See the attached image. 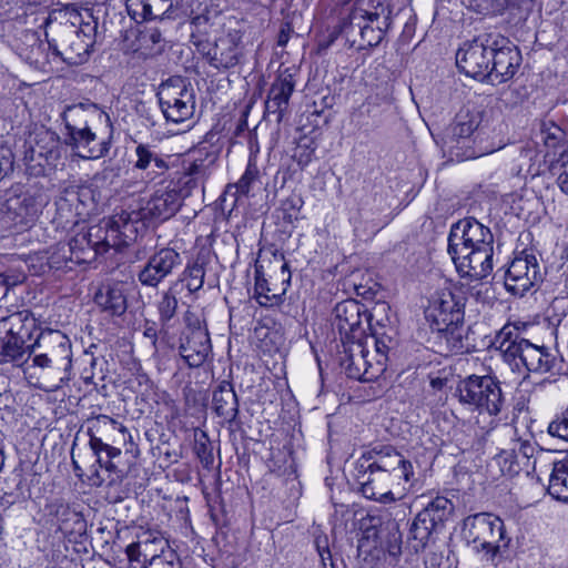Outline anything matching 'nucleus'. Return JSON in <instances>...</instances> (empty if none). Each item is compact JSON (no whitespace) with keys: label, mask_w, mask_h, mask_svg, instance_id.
<instances>
[{"label":"nucleus","mask_w":568,"mask_h":568,"mask_svg":"<svg viewBox=\"0 0 568 568\" xmlns=\"http://www.w3.org/2000/svg\"><path fill=\"white\" fill-rule=\"evenodd\" d=\"M140 40L145 45H158L162 42L163 38L159 29L150 28L142 32Z\"/></svg>","instance_id":"57"},{"label":"nucleus","mask_w":568,"mask_h":568,"mask_svg":"<svg viewBox=\"0 0 568 568\" xmlns=\"http://www.w3.org/2000/svg\"><path fill=\"white\" fill-rule=\"evenodd\" d=\"M285 293V288L281 293H275L268 286L267 280L256 275L255 281V298L257 303L263 307H271L278 305L282 302V297Z\"/></svg>","instance_id":"44"},{"label":"nucleus","mask_w":568,"mask_h":568,"mask_svg":"<svg viewBox=\"0 0 568 568\" xmlns=\"http://www.w3.org/2000/svg\"><path fill=\"white\" fill-rule=\"evenodd\" d=\"M317 551L321 558L322 568H333L334 562L332 560V554L327 548V539L316 541Z\"/></svg>","instance_id":"55"},{"label":"nucleus","mask_w":568,"mask_h":568,"mask_svg":"<svg viewBox=\"0 0 568 568\" xmlns=\"http://www.w3.org/2000/svg\"><path fill=\"white\" fill-rule=\"evenodd\" d=\"M494 463L499 467L500 471L505 476L513 477L524 471L523 466L519 463V459L516 457V453L511 449L501 450L495 458Z\"/></svg>","instance_id":"46"},{"label":"nucleus","mask_w":568,"mask_h":568,"mask_svg":"<svg viewBox=\"0 0 568 568\" xmlns=\"http://www.w3.org/2000/svg\"><path fill=\"white\" fill-rule=\"evenodd\" d=\"M446 384V378H442V377H432L430 378V386L434 388V389H442Z\"/></svg>","instance_id":"62"},{"label":"nucleus","mask_w":568,"mask_h":568,"mask_svg":"<svg viewBox=\"0 0 568 568\" xmlns=\"http://www.w3.org/2000/svg\"><path fill=\"white\" fill-rule=\"evenodd\" d=\"M106 454L108 460L111 462V459L119 457L121 455V449L119 447H115L111 444L106 447V450L104 452Z\"/></svg>","instance_id":"60"},{"label":"nucleus","mask_w":568,"mask_h":568,"mask_svg":"<svg viewBox=\"0 0 568 568\" xmlns=\"http://www.w3.org/2000/svg\"><path fill=\"white\" fill-rule=\"evenodd\" d=\"M558 185L564 193L568 194V174L564 173L558 176Z\"/></svg>","instance_id":"61"},{"label":"nucleus","mask_w":568,"mask_h":568,"mask_svg":"<svg viewBox=\"0 0 568 568\" xmlns=\"http://www.w3.org/2000/svg\"><path fill=\"white\" fill-rule=\"evenodd\" d=\"M393 529L395 530L393 534L394 541L390 542L388 552L393 556H396L400 552V534L398 532L396 523L393 524Z\"/></svg>","instance_id":"59"},{"label":"nucleus","mask_w":568,"mask_h":568,"mask_svg":"<svg viewBox=\"0 0 568 568\" xmlns=\"http://www.w3.org/2000/svg\"><path fill=\"white\" fill-rule=\"evenodd\" d=\"M203 180L195 179V176L189 175L186 172H184L183 178L181 179V183H183V189L179 192L182 197L189 196L191 194V191L199 186V184Z\"/></svg>","instance_id":"56"},{"label":"nucleus","mask_w":568,"mask_h":568,"mask_svg":"<svg viewBox=\"0 0 568 568\" xmlns=\"http://www.w3.org/2000/svg\"><path fill=\"white\" fill-rule=\"evenodd\" d=\"M172 8V0H142V12L144 19L169 18V12Z\"/></svg>","instance_id":"48"},{"label":"nucleus","mask_w":568,"mask_h":568,"mask_svg":"<svg viewBox=\"0 0 568 568\" xmlns=\"http://www.w3.org/2000/svg\"><path fill=\"white\" fill-rule=\"evenodd\" d=\"M547 432L552 437L568 442V406L549 423Z\"/></svg>","instance_id":"49"},{"label":"nucleus","mask_w":568,"mask_h":568,"mask_svg":"<svg viewBox=\"0 0 568 568\" xmlns=\"http://www.w3.org/2000/svg\"><path fill=\"white\" fill-rule=\"evenodd\" d=\"M166 550L172 549L165 538L152 532H145L136 542L126 547V555L131 562L142 561L145 566L151 560L161 558Z\"/></svg>","instance_id":"30"},{"label":"nucleus","mask_w":568,"mask_h":568,"mask_svg":"<svg viewBox=\"0 0 568 568\" xmlns=\"http://www.w3.org/2000/svg\"><path fill=\"white\" fill-rule=\"evenodd\" d=\"M390 17L389 0H353V6L342 22L341 33L349 47L356 50L376 47L390 26Z\"/></svg>","instance_id":"6"},{"label":"nucleus","mask_w":568,"mask_h":568,"mask_svg":"<svg viewBox=\"0 0 568 568\" xmlns=\"http://www.w3.org/2000/svg\"><path fill=\"white\" fill-rule=\"evenodd\" d=\"M51 515L55 518L58 530L65 537L82 536L87 530V521L83 516L71 509L68 505L55 503L51 506Z\"/></svg>","instance_id":"33"},{"label":"nucleus","mask_w":568,"mask_h":568,"mask_svg":"<svg viewBox=\"0 0 568 568\" xmlns=\"http://www.w3.org/2000/svg\"><path fill=\"white\" fill-rule=\"evenodd\" d=\"M59 215L68 222L71 217H83L93 205V191L87 185H69L63 189L57 202Z\"/></svg>","instance_id":"26"},{"label":"nucleus","mask_w":568,"mask_h":568,"mask_svg":"<svg viewBox=\"0 0 568 568\" xmlns=\"http://www.w3.org/2000/svg\"><path fill=\"white\" fill-rule=\"evenodd\" d=\"M45 200L40 194H22L6 202L7 217L16 227H29L39 217Z\"/></svg>","instance_id":"25"},{"label":"nucleus","mask_w":568,"mask_h":568,"mask_svg":"<svg viewBox=\"0 0 568 568\" xmlns=\"http://www.w3.org/2000/svg\"><path fill=\"white\" fill-rule=\"evenodd\" d=\"M242 51V34L232 30L216 39L214 48L207 53L209 62L214 68L229 69L239 63Z\"/></svg>","instance_id":"27"},{"label":"nucleus","mask_w":568,"mask_h":568,"mask_svg":"<svg viewBox=\"0 0 568 568\" xmlns=\"http://www.w3.org/2000/svg\"><path fill=\"white\" fill-rule=\"evenodd\" d=\"M268 467L272 471H277V473H281V466L277 465V462H276V456L273 455L272 458L270 459V464H268Z\"/></svg>","instance_id":"63"},{"label":"nucleus","mask_w":568,"mask_h":568,"mask_svg":"<svg viewBox=\"0 0 568 568\" xmlns=\"http://www.w3.org/2000/svg\"><path fill=\"white\" fill-rule=\"evenodd\" d=\"M28 346L22 336L3 337L0 339V364L21 365L26 362Z\"/></svg>","instance_id":"39"},{"label":"nucleus","mask_w":568,"mask_h":568,"mask_svg":"<svg viewBox=\"0 0 568 568\" xmlns=\"http://www.w3.org/2000/svg\"><path fill=\"white\" fill-rule=\"evenodd\" d=\"M369 315L364 305L355 300H345L334 307L333 325L337 328L341 339L365 338Z\"/></svg>","instance_id":"19"},{"label":"nucleus","mask_w":568,"mask_h":568,"mask_svg":"<svg viewBox=\"0 0 568 568\" xmlns=\"http://www.w3.org/2000/svg\"><path fill=\"white\" fill-rule=\"evenodd\" d=\"M205 270L204 264L196 260L192 265H189L180 278L185 283L190 293H195L202 288L204 284Z\"/></svg>","instance_id":"45"},{"label":"nucleus","mask_w":568,"mask_h":568,"mask_svg":"<svg viewBox=\"0 0 568 568\" xmlns=\"http://www.w3.org/2000/svg\"><path fill=\"white\" fill-rule=\"evenodd\" d=\"M494 236L490 230L474 217L453 224L447 252L457 272L471 280H481L493 271Z\"/></svg>","instance_id":"3"},{"label":"nucleus","mask_w":568,"mask_h":568,"mask_svg":"<svg viewBox=\"0 0 568 568\" xmlns=\"http://www.w3.org/2000/svg\"><path fill=\"white\" fill-rule=\"evenodd\" d=\"M32 365L39 368H51L54 367V362L47 356L42 351H37L32 353Z\"/></svg>","instance_id":"58"},{"label":"nucleus","mask_w":568,"mask_h":568,"mask_svg":"<svg viewBox=\"0 0 568 568\" xmlns=\"http://www.w3.org/2000/svg\"><path fill=\"white\" fill-rule=\"evenodd\" d=\"M27 38L32 41V44H30V50L26 53V60L38 70L51 72L53 70L52 62L60 59V57L52 54L53 47L41 42L36 33H31ZM50 38H47V42H49Z\"/></svg>","instance_id":"37"},{"label":"nucleus","mask_w":568,"mask_h":568,"mask_svg":"<svg viewBox=\"0 0 568 568\" xmlns=\"http://www.w3.org/2000/svg\"><path fill=\"white\" fill-rule=\"evenodd\" d=\"M453 510L454 505L448 498L437 496L416 515L409 529L410 538L417 542L416 550L426 547L432 534L443 527Z\"/></svg>","instance_id":"15"},{"label":"nucleus","mask_w":568,"mask_h":568,"mask_svg":"<svg viewBox=\"0 0 568 568\" xmlns=\"http://www.w3.org/2000/svg\"><path fill=\"white\" fill-rule=\"evenodd\" d=\"M520 62L519 50L499 33L498 45L494 47L486 80L491 83H504L510 80L516 74Z\"/></svg>","instance_id":"20"},{"label":"nucleus","mask_w":568,"mask_h":568,"mask_svg":"<svg viewBox=\"0 0 568 568\" xmlns=\"http://www.w3.org/2000/svg\"><path fill=\"white\" fill-rule=\"evenodd\" d=\"M144 335L153 341L156 338V331L153 327H148L144 331Z\"/></svg>","instance_id":"64"},{"label":"nucleus","mask_w":568,"mask_h":568,"mask_svg":"<svg viewBox=\"0 0 568 568\" xmlns=\"http://www.w3.org/2000/svg\"><path fill=\"white\" fill-rule=\"evenodd\" d=\"M13 170V153L9 148L0 146V181Z\"/></svg>","instance_id":"54"},{"label":"nucleus","mask_w":568,"mask_h":568,"mask_svg":"<svg viewBox=\"0 0 568 568\" xmlns=\"http://www.w3.org/2000/svg\"><path fill=\"white\" fill-rule=\"evenodd\" d=\"M161 110L168 121L181 123L192 118L195 110L193 88L182 78H172L160 85Z\"/></svg>","instance_id":"13"},{"label":"nucleus","mask_w":568,"mask_h":568,"mask_svg":"<svg viewBox=\"0 0 568 568\" xmlns=\"http://www.w3.org/2000/svg\"><path fill=\"white\" fill-rule=\"evenodd\" d=\"M480 121L481 116L478 111L460 110L448 128L445 144L453 149L455 144L466 143L479 128Z\"/></svg>","instance_id":"31"},{"label":"nucleus","mask_w":568,"mask_h":568,"mask_svg":"<svg viewBox=\"0 0 568 568\" xmlns=\"http://www.w3.org/2000/svg\"><path fill=\"white\" fill-rule=\"evenodd\" d=\"M213 409L225 422L232 423L239 413V400L231 383L223 382L213 392Z\"/></svg>","instance_id":"36"},{"label":"nucleus","mask_w":568,"mask_h":568,"mask_svg":"<svg viewBox=\"0 0 568 568\" xmlns=\"http://www.w3.org/2000/svg\"><path fill=\"white\" fill-rule=\"evenodd\" d=\"M45 38L53 47L52 54L70 64L79 65L88 61L97 39L98 22L90 17L83 21L73 8L54 10L45 18Z\"/></svg>","instance_id":"4"},{"label":"nucleus","mask_w":568,"mask_h":568,"mask_svg":"<svg viewBox=\"0 0 568 568\" xmlns=\"http://www.w3.org/2000/svg\"><path fill=\"white\" fill-rule=\"evenodd\" d=\"M215 161V153L205 150H197L193 153L191 161L184 162V172L189 175L195 176V179L204 180L210 174V170Z\"/></svg>","instance_id":"41"},{"label":"nucleus","mask_w":568,"mask_h":568,"mask_svg":"<svg viewBox=\"0 0 568 568\" xmlns=\"http://www.w3.org/2000/svg\"><path fill=\"white\" fill-rule=\"evenodd\" d=\"M42 351L54 362V367L67 369L71 366L72 351L69 337L60 331L48 329L40 333L33 344L28 345V357Z\"/></svg>","instance_id":"21"},{"label":"nucleus","mask_w":568,"mask_h":568,"mask_svg":"<svg viewBox=\"0 0 568 568\" xmlns=\"http://www.w3.org/2000/svg\"><path fill=\"white\" fill-rule=\"evenodd\" d=\"M181 264L182 258L175 250L162 248L149 258L139 272L138 278L144 286L156 287Z\"/></svg>","instance_id":"23"},{"label":"nucleus","mask_w":568,"mask_h":568,"mask_svg":"<svg viewBox=\"0 0 568 568\" xmlns=\"http://www.w3.org/2000/svg\"><path fill=\"white\" fill-rule=\"evenodd\" d=\"M413 477L410 460L392 446H376L356 462V479L368 499L394 501L395 493L404 494Z\"/></svg>","instance_id":"2"},{"label":"nucleus","mask_w":568,"mask_h":568,"mask_svg":"<svg viewBox=\"0 0 568 568\" xmlns=\"http://www.w3.org/2000/svg\"><path fill=\"white\" fill-rule=\"evenodd\" d=\"M176 286L178 283L169 287L168 291L163 292L156 303L159 321L164 327L172 326V322L175 318L179 308Z\"/></svg>","instance_id":"40"},{"label":"nucleus","mask_w":568,"mask_h":568,"mask_svg":"<svg viewBox=\"0 0 568 568\" xmlns=\"http://www.w3.org/2000/svg\"><path fill=\"white\" fill-rule=\"evenodd\" d=\"M133 222H136L132 213L122 212L120 215L102 220L99 224L89 227V235L94 240L100 253L109 248L120 250L133 241Z\"/></svg>","instance_id":"16"},{"label":"nucleus","mask_w":568,"mask_h":568,"mask_svg":"<svg viewBox=\"0 0 568 568\" xmlns=\"http://www.w3.org/2000/svg\"><path fill=\"white\" fill-rule=\"evenodd\" d=\"M459 403L478 415L499 418L506 407L500 383L489 375H469L456 387Z\"/></svg>","instance_id":"7"},{"label":"nucleus","mask_w":568,"mask_h":568,"mask_svg":"<svg viewBox=\"0 0 568 568\" xmlns=\"http://www.w3.org/2000/svg\"><path fill=\"white\" fill-rule=\"evenodd\" d=\"M134 153L136 159L133 162L132 170L141 172L140 181L138 182L141 189L169 170L166 160L149 144H138Z\"/></svg>","instance_id":"28"},{"label":"nucleus","mask_w":568,"mask_h":568,"mask_svg":"<svg viewBox=\"0 0 568 568\" xmlns=\"http://www.w3.org/2000/svg\"><path fill=\"white\" fill-rule=\"evenodd\" d=\"M181 206V195L175 189H159L138 212H132L136 221L168 220Z\"/></svg>","instance_id":"24"},{"label":"nucleus","mask_w":568,"mask_h":568,"mask_svg":"<svg viewBox=\"0 0 568 568\" xmlns=\"http://www.w3.org/2000/svg\"><path fill=\"white\" fill-rule=\"evenodd\" d=\"M93 240L94 239L89 235V227L87 230L82 229L69 241L68 245H63L61 250L64 252L65 247H68L70 253L68 260L71 262L78 264L90 263L101 254Z\"/></svg>","instance_id":"35"},{"label":"nucleus","mask_w":568,"mask_h":568,"mask_svg":"<svg viewBox=\"0 0 568 568\" xmlns=\"http://www.w3.org/2000/svg\"><path fill=\"white\" fill-rule=\"evenodd\" d=\"M514 446L511 448L513 452L516 453L517 459L519 457H523L525 459V465H521L524 468V473L527 475L531 471L536 470V459H532L536 455V453H539L538 448L536 447V444L529 439V438H514Z\"/></svg>","instance_id":"43"},{"label":"nucleus","mask_w":568,"mask_h":568,"mask_svg":"<svg viewBox=\"0 0 568 568\" xmlns=\"http://www.w3.org/2000/svg\"><path fill=\"white\" fill-rule=\"evenodd\" d=\"M548 493L556 499L568 503V456L554 463Z\"/></svg>","instance_id":"38"},{"label":"nucleus","mask_w":568,"mask_h":568,"mask_svg":"<svg viewBox=\"0 0 568 568\" xmlns=\"http://www.w3.org/2000/svg\"><path fill=\"white\" fill-rule=\"evenodd\" d=\"M88 115V111L82 105L69 106L64 111L65 143L75 155L84 160L101 159L110 151L111 138L99 136L90 124Z\"/></svg>","instance_id":"8"},{"label":"nucleus","mask_w":568,"mask_h":568,"mask_svg":"<svg viewBox=\"0 0 568 568\" xmlns=\"http://www.w3.org/2000/svg\"><path fill=\"white\" fill-rule=\"evenodd\" d=\"M23 153L28 169L36 175L44 174L54 169L61 158L60 139L52 131L40 128L29 134Z\"/></svg>","instance_id":"12"},{"label":"nucleus","mask_w":568,"mask_h":568,"mask_svg":"<svg viewBox=\"0 0 568 568\" xmlns=\"http://www.w3.org/2000/svg\"><path fill=\"white\" fill-rule=\"evenodd\" d=\"M95 303L113 316H121L128 308L125 285L115 282L102 286L94 296Z\"/></svg>","instance_id":"34"},{"label":"nucleus","mask_w":568,"mask_h":568,"mask_svg":"<svg viewBox=\"0 0 568 568\" xmlns=\"http://www.w3.org/2000/svg\"><path fill=\"white\" fill-rule=\"evenodd\" d=\"M465 296L460 290H442L437 292L425 310V318L430 327L443 332L455 341L454 348L462 351V331L459 325L464 322Z\"/></svg>","instance_id":"9"},{"label":"nucleus","mask_w":568,"mask_h":568,"mask_svg":"<svg viewBox=\"0 0 568 568\" xmlns=\"http://www.w3.org/2000/svg\"><path fill=\"white\" fill-rule=\"evenodd\" d=\"M185 322L189 332L180 345V354L190 367H200L212 352L211 339L207 329L193 313H185Z\"/></svg>","instance_id":"18"},{"label":"nucleus","mask_w":568,"mask_h":568,"mask_svg":"<svg viewBox=\"0 0 568 568\" xmlns=\"http://www.w3.org/2000/svg\"><path fill=\"white\" fill-rule=\"evenodd\" d=\"M540 135L544 144L556 154L558 151H565L567 148V134L555 122H542Z\"/></svg>","instance_id":"42"},{"label":"nucleus","mask_w":568,"mask_h":568,"mask_svg":"<svg viewBox=\"0 0 568 568\" xmlns=\"http://www.w3.org/2000/svg\"><path fill=\"white\" fill-rule=\"evenodd\" d=\"M504 521L491 514L480 513L464 520L465 540L475 551H484L487 560L494 559L500 548L507 546V542H504Z\"/></svg>","instance_id":"10"},{"label":"nucleus","mask_w":568,"mask_h":568,"mask_svg":"<svg viewBox=\"0 0 568 568\" xmlns=\"http://www.w3.org/2000/svg\"><path fill=\"white\" fill-rule=\"evenodd\" d=\"M194 452L205 468H210L213 465V449L205 433H202L200 437L195 439Z\"/></svg>","instance_id":"50"},{"label":"nucleus","mask_w":568,"mask_h":568,"mask_svg":"<svg viewBox=\"0 0 568 568\" xmlns=\"http://www.w3.org/2000/svg\"><path fill=\"white\" fill-rule=\"evenodd\" d=\"M344 355L341 364L345 368L348 377L354 379L371 381L369 374L376 369L373 361L368 359V338L343 339Z\"/></svg>","instance_id":"22"},{"label":"nucleus","mask_w":568,"mask_h":568,"mask_svg":"<svg viewBox=\"0 0 568 568\" xmlns=\"http://www.w3.org/2000/svg\"><path fill=\"white\" fill-rule=\"evenodd\" d=\"M0 325L6 331L4 337L21 336L20 328L22 327V315L20 313H14L8 317H4L0 321Z\"/></svg>","instance_id":"53"},{"label":"nucleus","mask_w":568,"mask_h":568,"mask_svg":"<svg viewBox=\"0 0 568 568\" xmlns=\"http://www.w3.org/2000/svg\"><path fill=\"white\" fill-rule=\"evenodd\" d=\"M260 172L255 163L248 162L246 170L237 183L233 185L236 193L247 195L252 184L258 179Z\"/></svg>","instance_id":"51"},{"label":"nucleus","mask_w":568,"mask_h":568,"mask_svg":"<svg viewBox=\"0 0 568 568\" xmlns=\"http://www.w3.org/2000/svg\"><path fill=\"white\" fill-rule=\"evenodd\" d=\"M498 32H486L466 41L456 53L457 68L467 77L486 80L494 47L498 45Z\"/></svg>","instance_id":"11"},{"label":"nucleus","mask_w":568,"mask_h":568,"mask_svg":"<svg viewBox=\"0 0 568 568\" xmlns=\"http://www.w3.org/2000/svg\"><path fill=\"white\" fill-rule=\"evenodd\" d=\"M294 88L293 74L285 70L278 74L268 90L265 109L268 113L276 114L277 122L284 118Z\"/></svg>","instance_id":"29"},{"label":"nucleus","mask_w":568,"mask_h":568,"mask_svg":"<svg viewBox=\"0 0 568 568\" xmlns=\"http://www.w3.org/2000/svg\"><path fill=\"white\" fill-rule=\"evenodd\" d=\"M413 477L410 460L392 446H376L356 462V479L368 499L394 501L395 493L404 494Z\"/></svg>","instance_id":"1"},{"label":"nucleus","mask_w":568,"mask_h":568,"mask_svg":"<svg viewBox=\"0 0 568 568\" xmlns=\"http://www.w3.org/2000/svg\"><path fill=\"white\" fill-rule=\"evenodd\" d=\"M144 568H182V564L174 550H166L161 558L151 560Z\"/></svg>","instance_id":"52"},{"label":"nucleus","mask_w":568,"mask_h":568,"mask_svg":"<svg viewBox=\"0 0 568 568\" xmlns=\"http://www.w3.org/2000/svg\"><path fill=\"white\" fill-rule=\"evenodd\" d=\"M367 338H368V344L369 343L374 344L375 353H376L375 358H374V364H375L376 369H374V372L372 374H369L368 378H376L385 371L387 355L390 349V346L386 343L384 337L375 338L373 336L367 335Z\"/></svg>","instance_id":"47"},{"label":"nucleus","mask_w":568,"mask_h":568,"mask_svg":"<svg viewBox=\"0 0 568 568\" xmlns=\"http://www.w3.org/2000/svg\"><path fill=\"white\" fill-rule=\"evenodd\" d=\"M88 435L90 448L97 456L100 467H104L108 471H115L116 466L101 457V453L105 452L109 446L104 439L114 444H124L128 438H132L128 428L106 415H98L89 419Z\"/></svg>","instance_id":"14"},{"label":"nucleus","mask_w":568,"mask_h":568,"mask_svg":"<svg viewBox=\"0 0 568 568\" xmlns=\"http://www.w3.org/2000/svg\"><path fill=\"white\" fill-rule=\"evenodd\" d=\"M532 0H465L466 7L485 17H496L510 12H527Z\"/></svg>","instance_id":"32"},{"label":"nucleus","mask_w":568,"mask_h":568,"mask_svg":"<svg viewBox=\"0 0 568 568\" xmlns=\"http://www.w3.org/2000/svg\"><path fill=\"white\" fill-rule=\"evenodd\" d=\"M541 281V267L536 254L524 250L510 262L505 275V287L513 295L521 297Z\"/></svg>","instance_id":"17"},{"label":"nucleus","mask_w":568,"mask_h":568,"mask_svg":"<svg viewBox=\"0 0 568 568\" xmlns=\"http://www.w3.org/2000/svg\"><path fill=\"white\" fill-rule=\"evenodd\" d=\"M526 323L508 322L495 335L493 346L500 353L510 369L525 376L545 374L556 364V357L544 346L532 344L521 336Z\"/></svg>","instance_id":"5"}]
</instances>
